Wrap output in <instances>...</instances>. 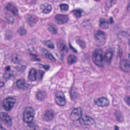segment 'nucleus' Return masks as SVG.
<instances>
[{
	"label": "nucleus",
	"mask_w": 130,
	"mask_h": 130,
	"mask_svg": "<svg viewBox=\"0 0 130 130\" xmlns=\"http://www.w3.org/2000/svg\"><path fill=\"white\" fill-rule=\"evenodd\" d=\"M6 68L7 70L9 71L10 69V67L9 66H7L6 67Z\"/></svg>",
	"instance_id": "603ef678"
},
{
	"label": "nucleus",
	"mask_w": 130,
	"mask_h": 130,
	"mask_svg": "<svg viewBox=\"0 0 130 130\" xmlns=\"http://www.w3.org/2000/svg\"><path fill=\"white\" fill-rule=\"evenodd\" d=\"M10 77V75L9 73H5L4 74V78L6 79H9Z\"/></svg>",
	"instance_id": "58836bf2"
},
{
	"label": "nucleus",
	"mask_w": 130,
	"mask_h": 130,
	"mask_svg": "<svg viewBox=\"0 0 130 130\" xmlns=\"http://www.w3.org/2000/svg\"><path fill=\"white\" fill-rule=\"evenodd\" d=\"M94 122V120L92 118L87 116H85L79 119V124L82 126L85 125L90 126Z\"/></svg>",
	"instance_id": "39448f33"
},
{
	"label": "nucleus",
	"mask_w": 130,
	"mask_h": 130,
	"mask_svg": "<svg viewBox=\"0 0 130 130\" xmlns=\"http://www.w3.org/2000/svg\"><path fill=\"white\" fill-rule=\"evenodd\" d=\"M43 68H44L45 70H47L50 67L48 65H44Z\"/></svg>",
	"instance_id": "de8ad7c7"
},
{
	"label": "nucleus",
	"mask_w": 130,
	"mask_h": 130,
	"mask_svg": "<svg viewBox=\"0 0 130 130\" xmlns=\"http://www.w3.org/2000/svg\"><path fill=\"white\" fill-rule=\"evenodd\" d=\"M44 65L42 64H39V67L43 68Z\"/></svg>",
	"instance_id": "864d4df0"
},
{
	"label": "nucleus",
	"mask_w": 130,
	"mask_h": 130,
	"mask_svg": "<svg viewBox=\"0 0 130 130\" xmlns=\"http://www.w3.org/2000/svg\"><path fill=\"white\" fill-rule=\"evenodd\" d=\"M44 44L46 45L48 47L51 49H53L54 48V44L50 40L45 41L44 42Z\"/></svg>",
	"instance_id": "412c9836"
},
{
	"label": "nucleus",
	"mask_w": 130,
	"mask_h": 130,
	"mask_svg": "<svg viewBox=\"0 0 130 130\" xmlns=\"http://www.w3.org/2000/svg\"><path fill=\"white\" fill-rule=\"evenodd\" d=\"M128 58L129 59H130V54H128Z\"/></svg>",
	"instance_id": "4d7b16f0"
},
{
	"label": "nucleus",
	"mask_w": 130,
	"mask_h": 130,
	"mask_svg": "<svg viewBox=\"0 0 130 130\" xmlns=\"http://www.w3.org/2000/svg\"><path fill=\"white\" fill-rule=\"evenodd\" d=\"M116 117L117 120L119 122H121L123 121V119L121 117L120 113L119 111H117L116 112Z\"/></svg>",
	"instance_id": "c85d7f7f"
},
{
	"label": "nucleus",
	"mask_w": 130,
	"mask_h": 130,
	"mask_svg": "<svg viewBox=\"0 0 130 130\" xmlns=\"http://www.w3.org/2000/svg\"><path fill=\"white\" fill-rule=\"evenodd\" d=\"M0 117L6 125L10 126L12 124V122L10 116L8 115L4 112H2L0 113Z\"/></svg>",
	"instance_id": "0eeeda50"
},
{
	"label": "nucleus",
	"mask_w": 130,
	"mask_h": 130,
	"mask_svg": "<svg viewBox=\"0 0 130 130\" xmlns=\"http://www.w3.org/2000/svg\"><path fill=\"white\" fill-rule=\"evenodd\" d=\"M108 23H110L111 24H112L113 23L114 21H113V19L112 17L110 18L109 22H108Z\"/></svg>",
	"instance_id": "49530a36"
},
{
	"label": "nucleus",
	"mask_w": 130,
	"mask_h": 130,
	"mask_svg": "<svg viewBox=\"0 0 130 130\" xmlns=\"http://www.w3.org/2000/svg\"><path fill=\"white\" fill-rule=\"evenodd\" d=\"M71 114L74 116L77 117L78 119L77 120L79 122V119L82 118V117L83 115V110L80 107L77 108H74L72 110Z\"/></svg>",
	"instance_id": "9d476101"
},
{
	"label": "nucleus",
	"mask_w": 130,
	"mask_h": 130,
	"mask_svg": "<svg viewBox=\"0 0 130 130\" xmlns=\"http://www.w3.org/2000/svg\"><path fill=\"white\" fill-rule=\"evenodd\" d=\"M28 78L30 81H35L36 79V75L29 74Z\"/></svg>",
	"instance_id": "473e14b6"
},
{
	"label": "nucleus",
	"mask_w": 130,
	"mask_h": 130,
	"mask_svg": "<svg viewBox=\"0 0 130 130\" xmlns=\"http://www.w3.org/2000/svg\"><path fill=\"white\" fill-rule=\"evenodd\" d=\"M83 10L81 9H78L73 11L74 15L76 17H80L81 13Z\"/></svg>",
	"instance_id": "4be33fe9"
},
{
	"label": "nucleus",
	"mask_w": 130,
	"mask_h": 130,
	"mask_svg": "<svg viewBox=\"0 0 130 130\" xmlns=\"http://www.w3.org/2000/svg\"><path fill=\"white\" fill-rule=\"evenodd\" d=\"M39 73L41 75V79H42L43 77V75L44 73V72L42 70H39Z\"/></svg>",
	"instance_id": "a18cd8bd"
},
{
	"label": "nucleus",
	"mask_w": 130,
	"mask_h": 130,
	"mask_svg": "<svg viewBox=\"0 0 130 130\" xmlns=\"http://www.w3.org/2000/svg\"><path fill=\"white\" fill-rule=\"evenodd\" d=\"M7 22L8 23L10 24H13V22H11L9 21V20H8Z\"/></svg>",
	"instance_id": "6e6d98bb"
},
{
	"label": "nucleus",
	"mask_w": 130,
	"mask_h": 130,
	"mask_svg": "<svg viewBox=\"0 0 130 130\" xmlns=\"http://www.w3.org/2000/svg\"><path fill=\"white\" fill-rule=\"evenodd\" d=\"M122 53L121 52H119L118 53V55H119V56L120 57L122 55Z\"/></svg>",
	"instance_id": "5fc2aeb1"
},
{
	"label": "nucleus",
	"mask_w": 130,
	"mask_h": 130,
	"mask_svg": "<svg viewBox=\"0 0 130 130\" xmlns=\"http://www.w3.org/2000/svg\"><path fill=\"white\" fill-rule=\"evenodd\" d=\"M27 50L29 52H31L34 50V47L31 44H29L27 45Z\"/></svg>",
	"instance_id": "e433bc0d"
},
{
	"label": "nucleus",
	"mask_w": 130,
	"mask_h": 130,
	"mask_svg": "<svg viewBox=\"0 0 130 130\" xmlns=\"http://www.w3.org/2000/svg\"><path fill=\"white\" fill-rule=\"evenodd\" d=\"M77 43H79V46L82 48H84L86 47V45L85 42L80 39H78L76 40Z\"/></svg>",
	"instance_id": "cd10ccee"
},
{
	"label": "nucleus",
	"mask_w": 130,
	"mask_h": 130,
	"mask_svg": "<svg viewBox=\"0 0 130 130\" xmlns=\"http://www.w3.org/2000/svg\"><path fill=\"white\" fill-rule=\"evenodd\" d=\"M37 73V70L35 68H33L30 70L29 74L36 75Z\"/></svg>",
	"instance_id": "72a5a7b5"
},
{
	"label": "nucleus",
	"mask_w": 130,
	"mask_h": 130,
	"mask_svg": "<svg viewBox=\"0 0 130 130\" xmlns=\"http://www.w3.org/2000/svg\"><path fill=\"white\" fill-rule=\"evenodd\" d=\"M113 50L110 49L108 52L103 55V52L101 49H96L93 52L92 59L95 64L99 66H102L105 62L108 65L110 64V62L114 54Z\"/></svg>",
	"instance_id": "f257e3e1"
},
{
	"label": "nucleus",
	"mask_w": 130,
	"mask_h": 130,
	"mask_svg": "<svg viewBox=\"0 0 130 130\" xmlns=\"http://www.w3.org/2000/svg\"><path fill=\"white\" fill-rule=\"evenodd\" d=\"M125 101L128 105L130 106V97L126 98L125 99Z\"/></svg>",
	"instance_id": "37998d69"
},
{
	"label": "nucleus",
	"mask_w": 130,
	"mask_h": 130,
	"mask_svg": "<svg viewBox=\"0 0 130 130\" xmlns=\"http://www.w3.org/2000/svg\"><path fill=\"white\" fill-rule=\"evenodd\" d=\"M13 35L12 33L11 32H7L6 35V37L8 39L12 38Z\"/></svg>",
	"instance_id": "c9c22d12"
},
{
	"label": "nucleus",
	"mask_w": 130,
	"mask_h": 130,
	"mask_svg": "<svg viewBox=\"0 0 130 130\" xmlns=\"http://www.w3.org/2000/svg\"><path fill=\"white\" fill-rule=\"evenodd\" d=\"M37 55L34 54L33 53H31L29 54V58L32 61H39L40 59L39 58H37Z\"/></svg>",
	"instance_id": "b1692460"
},
{
	"label": "nucleus",
	"mask_w": 130,
	"mask_h": 130,
	"mask_svg": "<svg viewBox=\"0 0 130 130\" xmlns=\"http://www.w3.org/2000/svg\"><path fill=\"white\" fill-rule=\"evenodd\" d=\"M4 83L3 82H0V87H2L4 85Z\"/></svg>",
	"instance_id": "09e8293b"
},
{
	"label": "nucleus",
	"mask_w": 130,
	"mask_h": 130,
	"mask_svg": "<svg viewBox=\"0 0 130 130\" xmlns=\"http://www.w3.org/2000/svg\"><path fill=\"white\" fill-rule=\"evenodd\" d=\"M129 35L130 36V33L129 34Z\"/></svg>",
	"instance_id": "680f3d73"
},
{
	"label": "nucleus",
	"mask_w": 130,
	"mask_h": 130,
	"mask_svg": "<svg viewBox=\"0 0 130 130\" xmlns=\"http://www.w3.org/2000/svg\"><path fill=\"white\" fill-rule=\"evenodd\" d=\"M27 22L30 25L33 26L34 24L37 23V21L32 15H28Z\"/></svg>",
	"instance_id": "f3484780"
},
{
	"label": "nucleus",
	"mask_w": 130,
	"mask_h": 130,
	"mask_svg": "<svg viewBox=\"0 0 130 130\" xmlns=\"http://www.w3.org/2000/svg\"><path fill=\"white\" fill-rule=\"evenodd\" d=\"M0 124H1V122H0Z\"/></svg>",
	"instance_id": "e2e57ef3"
},
{
	"label": "nucleus",
	"mask_w": 130,
	"mask_h": 130,
	"mask_svg": "<svg viewBox=\"0 0 130 130\" xmlns=\"http://www.w3.org/2000/svg\"><path fill=\"white\" fill-rule=\"evenodd\" d=\"M18 60V56L16 54H14L12 56L11 61L14 63H16V62Z\"/></svg>",
	"instance_id": "c756f323"
},
{
	"label": "nucleus",
	"mask_w": 130,
	"mask_h": 130,
	"mask_svg": "<svg viewBox=\"0 0 130 130\" xmlns=\"http://www.w3.org/2000/svg\"><path fill=\"white\" fill-rule=\"evenodd\" d=\"M101 99V98H100L96 100H94L95 103L99 106H102V103L100 101Z\"/></svg>",
	"instance_id": "f704fd0d"
},
{
	"label": "nucleus",
	"mask_w": 130,
	"mask_h": 130,
	"mask_svg": "<svg viewBox=\"0 0 130 130\" xmlns=\"http://www.w3.org/2000/svg\"><path fill=\"white\" fill-rule=\"evenodd\" d=\"M6 9L10 11L14 15H17L18 11L16 8L11 3H9L6 7Z\"/></svg>",
	"instance_id": "2eb2a0df"
},
{
	"label": "nucleus",
	"mask_w": 130,
	"mask_h": 130,
	"mask_svg": "<svg viewBox=\"0 0 130 130\" xmlns=\"http://www.w3.org/2000/svg\"><path fill=\"white\" fill-rule=\"evenodd\" d=\"M49 30L53 34H57V30L54 26H51L49 28Z\"/></svg>",
	"instance_id": "7c9ffc66"
},
{
	"label": "nucleus",
	"mask_w": 130,
	"mask_h": 130,
	"mask_svg": "<svg viewBox=\"0 0 130 130\" xmlns=\"http://www.w3.org/2000/svg\"><path fill=\"white\" fill-rule=\"evenodd\" d=\"M120 68L121 70L124 72H129L130 71V63L126 59H123L121 60Z\"/></svg>",
	"instance_id": "423d86ee"
},
{
	"label": "nucleus",
	"mask_w": 130,
	"mask_h": 130,
	"mask_svg": "<svg viewBox=\"0 0 130 130\" xmlns=\"http://www.w3.org/2000/svg\"><path fill=\"white\" fill-rule=\"evenodd\" d=\"M120 33L121 35L123 37L127 36L128 34L127 32L124 31H122L120 32Z\"/></svg>",
	"instance_id": "79ce46f5"
},
{
	"label": "nucleus",
	"mask_w": 130,
	"mask_h": 130,
	"mask_svg": "<svg viewBox=\"0 0 130 130\" xmlns=\"http://www.w3.org/2000/svg\"><path fill=\"white\" fill-rule=\"evenodd\" d=\"M102 103V107H104L108 105L109 104L108 100L106 98L102 97L100 100Z\"/></svg>",
	"instance_id": "5701e85b"
},
{
	"label": "nucleus",
	"mask_w": 130,
	"mask_h": 130,
	"mask_svg": "<svg viewBox=\"0 0 130 130\" xmlns=\"http://www.w3.org/2000/svg\"><path fill=\"white\" fill-rule=\"evenodd\" d=\"M69 46L70 48L72 51L75 53H77V51L71 45L70 43H69Z\"/></svg>",
	"instance_id": "4c0bfd02"
},
{
	"label": "nucleus",
	"mask_w": 130,
	"mask_h": 130,
	"mask_svg": "<svg viewBox=\"0 0 130 130\" xmlns=\"http://www.w3.org/2000/svg\"><path fill=\"white\" fill-rule=\"evenodd\" d=\"M43 130H49L47 129H44Z\"/></svg>",
	"instance_id": "bf43d9fd"
},
{
	"label": "nucleus",
	"mask_w": 130,
	"mask_h": 130,
	"mask_svg": "<svg viewBox=\"0 0 130 130\" xmlns=\"http://www.w3.org/2000/svg\"><path fill=\"white\" fill-rule=\"evenodd\" d=\"M33 111V110L31 107H28L23 112L24 121L27 124H31V125L34 124L32 123L33 117L31 115Z\"/></svg>",
	"instance_id": "f03ea898"
},
{
	"label": "nucleus",
	"mask_w": 130,
	"mask_h": 130,
	"mask_svg": "<svg viewBox=\"0 0 130 130\" xmlns=\"http://www.w3.org/2000/svg\"><path fill=\"white\" fill-rule=\"evenodd\" d=\"M71 99L74 101L77 99L78 94L77 92V88L75 87H72L70 92Z\"/></svg>",
	"instance_id": "ddd939ff"
},
{
	"label": "nucleus",
	"mask_w": 130,
	"mask_h": 130,
	"mask_svg": "<svg viewBox=\"0 0 130 130\" xmlns=\"http://www.w3.org/2000/svg\"><path fill=\"white\" fill-rule=\"evenodd\" d=\"M55 22L58 24H64L68 20V17L66 15L58 14L55 16Z\"/></svg>",
	"instance_id": "1a4fd4ad"
},
{
	"label": "nucleus",
	"mask_w": 130,
	"mask_h": 130,
	"mask_svg": "<svg viewBox=\"0 0 130 130\" xmlns=\"http://www.w3.org/2000/svg\"><path fill=\"white\" fill-rule=\"evenodd\" d=\"M67 48L66 46L64 44H60L59 48V49L60 52V53H62V52H66V53L67 52Z\"/></svg>",
	"instance_id": "a878e982"
},
{
	"label": "nucleus",
	"mask_w": 130,
	"mask_h": 130,
	"mask_svg": "<svg viewBox=\"0 0 130 130\" xmlns=\"http://www.w3.org/2000/svg\"><path fill=\"white\" fill-rule=\"evenodd\" d=\"M55 101L57 105L59 106H63L66 103L65 96L63 93L59 91L56 92L55 94Z\"/></svg>",
	"instance_id": "20e7f679"
},
{
	"label": "nucleus",
	"mask_w": 130,
	"mask_h": 130,
	"mask_svg": "<svg viewBox=\"0 0 130 130\" xmlns=\"http://www.w3.org/2000/svg\"><path fill=\"white\" fill-rule=\"evenodd\" d=\"M60 7L62 11H66L68 10L69 6L68 5L62 4L60 5Z\"/></svg>",
	"instance_id": "393cba45"
},
{
	"label": "nucleus",
	"mask_w": 130,
	"mask_h": 130,
	"mask_svg": "<svg viewBox=\"0 0 130 130\" xmlns=\"http://www.w3.org/2000/svg\"><path fill=\"white\" fill-rule=\"evenodd\" d=\"M36 97L37 100L39 101L43 100L44 98V93L41 91H39L37 93Z\"/></svg>",
	"instance_id": "aec40b11"
},
{
	"label": "nucleus",
	"mask_w": 130,
	"mask_h": 130,
	"mask_svg": "<svg viewBox=\"0 0 130 130\" xmlns=\"http://www.w3.org/2000/svg\"><path fill=\"white\" fill-rule=\"evenodd\" d=\"M60 54H61V57L60 59L62 61H63V54L62 53H60Z\"/></svg>",
	"instance_id": "3c124183"
},
{
	"label": "nucleus",
	"mask_w": 130,
	"mask_h": 130,
	"mask_svg": "<svg viewBox=\"0 0 130 130\" xmlns=\"http://www.w3.org/2000/svg\"><path fill=\"white\" fill-rule=\"evenodd\" d=\"M106 2L107 6L108 8H110L112 5L115 3L116 0H106Z\"/></svg>",
	"instance_id": "bb28decb"
},
{
	"label": "nucleus",
	"mask_w": 130,
	"mask_h": 130,
	"mask_svg": "<svg viewBox=\"0 0 130 130\" xmlns=\"http://www.w3.org/2000/svg\"><path fill=\"white\" fill-rule=\"evenodd\" d=\"M119 127L117 126V125H115L114 127V130H119Z\"/></svg>",
	"instance_id": "8fccbe9b"
},
{
	"label": "nucleus",
	"mask_w": 130,
	"mask_h": 130,
	"mask_svg": "<svg viewBox=\"0 0 130 130\" xmlns=\"http://www.w3.org/2000/svg\"><path fill=\"white\" fill-rule=\"evenodd\" d=\"M20 67H21V71L22 72L24 71H25L26 68V66L25 65H21Z\"/></svg>",
	"instance_id": "c03bdc74"
},
{
	"label": "nucleus",
	"mask_w": 130,
	"mask_h": 130,
	"mask_svg": "<svg viewBox=\"0 0 130 130\" xmlns=\"http://www.w3.org/2000/svg\"><path fill=\"white\" fill-rule=\"evenodd\" d=\"M41 53L42 55H45L47 59H49L53 62L55 61V58L49 51L45 49H43L42 50Z\"/></svg>",
	"instance_id": "9b49d317"
},
{
	"label": "nucleus",
	"mask_w": 130,
	"mask_h": 130,
	"mask_svg": "<svg viewBox=\"0 0 130 130\" xmlns=\"http://www.w3.org/2000/svg\"><path fill=\"white\" fill-rule=\"evenodd\" d=\"M54 116V112L52 110H48L45 113L44 119L46 121H48L53 119Z\"/></svg>",
	"instance_id": "f8f14e48"
},
{
	"label": "nucleus",
	"mask_w": 130,
	"mask_h": 130,
	"mask_svg": "<svg viewBox=\"0 0 130 130\" xmlns=\"http://www.w3.org/2000/svg\"><path fill=\"white\" fill-rule=\"evenodd\" d=\"M77 59V57L76 56L73 55H70L68 58V63L70 65L73 64L75 63Z\"/></svg>",
	"instance_id": "a211bd4d"
},
{
	"label": "nucleus",
	"mask_w": 130,
	"mask_h": 130,
	"mask_svg": "<svg viewBox=\"0 0 130 130\" xmlns=\"http://www.w3.org/2000/svg\"><path fill=\"white\" fill-rule=\"evenodd\" d=\"M18 32L21 35H23L26 34V31L24 28H22L19 30Z\"/></svg>",
	"instance_id": "2f4dec72"
},
{
	"label": "nucleus",
	"mask_w": 130,
	"mask_h": 130,
	"mask_svg": "<svg viewBox=\"0 0 130 130\" xmlns=\"http://www.w3.org/2000/svg\"><path fill=\"white\" fill-rule=\"evenodd\" d=\"M129 45H130V41L129 40Z\"/></svg>",
	"instance_id": "13d9d810"
},
{
	"label": "nucleus",
	"mask_w": 130,
	"mask_h": 130,
	"mask_svg": "<svg viewBox=\"0 0 130 130\" xmlns=\"http://www.w3.org/2000/svg\"><path fill=\"white\" fill-rule=\"evenodd\" d=\"M27 130H35V126L34 124L30 125L28 127Z\"/></svg>",
	"instance_id": "a19ab883"
},
{
	"label": "nucleus",
	"mask_w": 130,
	"mask_h": 130,
	"mask_svg": "<svg viewBox=\"0 0 130 130\" xmlns=\"http://www.w3.org/2000/svg\"><path fill=\"white\" fill-rule=\"evenodd\" d=\"M41 9L43 10V12L44 13H49L52 9L51 6L50 5L44 4L42 5L40 7Z\"/></svg>",
	"instance_id": "dca6fc26"
},
{
	"label": "nucleus",
	"mask_w": 130,
	"mask_h": 130,
	"mask_svg": "<svg viewBox=\"0 0 130 130\" xmlns=\"http://www.w3.org/2000/svg\"><path fill=\"white\" fill-rule=\"evenodd\" d=\"M14 67L17 72H20L21 71V67H20V64H19L18 66H14Z\"/></svg>",
	"instance_id": "ea45409f"
},
{
	"label": "nucleus",
	"mask_w": 130,
	"mask_h": 130,
	"mask_svg": "<svg viewBox=\"0 0 130 130\" xmlns=\"http://www.w3.org/2000/svg\"><path fill=\"white\" fill-rule=\"evenodd\" d=\"M99 26L102 28L107 29L108 27V22L104 19H101Z\"/></svg>",
	"instance_id": "6ab92c4d"
},
{
	"label": "nucleus",
	"mask_w": 130,
	"mask_h": 130,
	"mask_svg": "<svg viewBox=\"0 0 130 130\" xmlns=\"http://www.w3.org/2000/svg\"><path fill=\"white\" fill-rule=\"evenodd\" d=\"M16 84L18 88L22 89H27L29 86V85L26 83L25 80L24 78L17 80Z\"/></svg>",
	"instance_id": "6e6552de"
},
{
	"label": "nucleus",
	"mask_w": 130,
	"mask_h": 130,
	"mask_svg": "<svg viewBox=\"0 0 130 130\" xmlns=\"http://www.w3.org/2000/svg\"><path fill=\"white\" fill-rule=\"evenodd\" d=\"M56 54V55L57 56H57V54H56H56Z\"/></svg>",
	"instance_id": "052dcab7"
},
{
	"label": "nucleus",
	"mask_w": 130,
	"mask_h": 130,
	"mask_svg": "<svg viewBox=\"0 0 130 130\" xmlns=\"http://www.w3.org/2000/svg\"><path fill=\"white\" fill-rule=\"evenodd\" d=\"M104 36L105 35V33L103 31L99 30L94 34V36L96 40L98 42H101L103 40H105V38H100V36L101 35Z\"/></svg>",
	"instance_id": "4468645a"
},
{
	"label": "nucleus",
	"mask_w": 130,
	"mask_h": 130,
	"mask_svg": "<svg viewBox=\"0 0 130 130\" xmlns=\"http://www.w3.org/2000/svg\"><path fill=\"white\" fill-rule=\"evenodd\" d=\"M15 99L13 98L8 97L4 99L2 104L4 109L6 111H10L15 103Z\"/></svg>",
	"instance_id": "7ed1b4c3"
}]
</instances>
